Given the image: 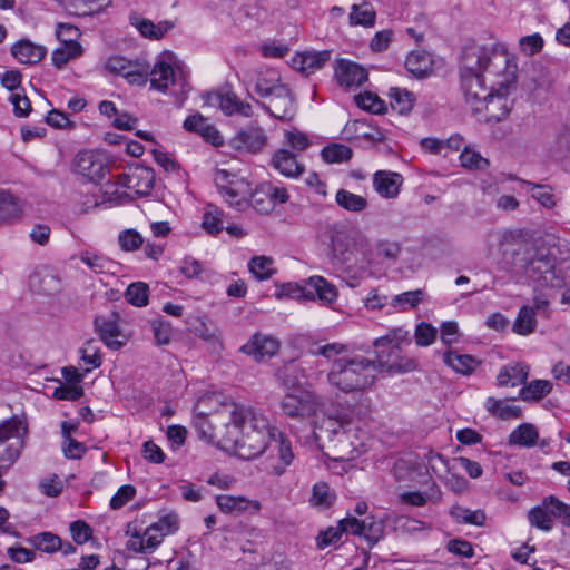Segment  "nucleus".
<instances>
[{
  "mask_svg": "<svg viewBox=\"0 0 570 570\" xmlns=\"http://www.w3.org/2000/svg\"><path fill=\"white\" fill-rule=\"evenodd\" d=\"M348 18L352 26L371 28L375 24L376 12L370 3L353 4Z\"/></svg>",
  "mask_w": 570,
  "mask_h": 570,
  "instance_id": "35",
  "label": "nucleus"
},
{
  "mask_svg": "<svg viewBox=\"0 0 570 570\" xmlns=\"http://www.w3.org/2000/svg\"><path fill=\"white\" fill-rule=\"evenodd\" d=\"M443 361L453 371L462 375H470L480 364V362L471 355L459 354L452 351H448L443 354Z\"/></svg>",
  "mask_w": 570,
  "mask_h": 570,
  "instance_id": "27",
  "label": "nucleus"
},
{
  "mask_svg": "<svg viewBox=\"0 0 570 570\" xmlns=\"http://www.w3.org/2000/svg\"><path fill=\"white\" fill-rule=\"evenodd\" d=\"M138 196H147L154 188L155 174L149 167H137L129 173V184Z\"/></svg>",
  "mask_w": 570,
  "mask_h": 570,
  "instance_id": "25",
  "label": "nucleus"
},
{
  "mask_svg": "<svg viewBox=\"0 0 570 570\" xmlns=\"http://www.w3.org/2000/svg\"><path fill=\"white\" fill-rule=\"evenodd\" d=\"M529 375V367L523 363L503 366L497 377L500 386L524 384Z\"/></svg>",
  "mask_w": 570,
  "mask_h": 570,
  "instance_id": "28",
  "label": "nucleus"
},
{
  "mask_svg": "<svg viewBox=\"0 0 570 570\" xmlns=\"http://www.w3.org/2000/svg\"><path fill=\"white\" fill-rule=\"evenodd\" d=\"M499 250L507 266L523 271L534 283L551 288L566 287V275L557 268L556 255L546 246L532 247L521 230H505L499 240Z\"/></svg>",
  "mask_w": 570,
  "mask_h": 570,
  "instance_id": "3",
  "label": "nucleus"
},
{
  "mask_svg": "<svg viewBox=\"0 0 570 570\" xmlns=\"http://www.w3.org/2000/svg\"><path fill=\"white\" fill-rule=\"evenodd\" d=\"M70 533L75 543L83 544L91 539L92 529L87 522L77 520L70 523Z\"/></svg>",
  "mask_w": 570,
  "mask_h": 570,
  "instance_id": "60",
  "label": "nucleus"
},
{
  "mask_svg": "<svg viewBox=\"0 0 570 570\" xmlns=\"http://www.w3.org/2000/svg\"><path fill=\"white\" fill-rule=\"evenodd\" d=\"M130 22L138 29L141 36L154 40L161 39L174 27V23L167 20L155 24L151 20L138 17H131Z\"/></svg>",
  "mask_w": 570,
  "mask_h": 570,
  "instance_id": "26",
  "label": "nucleus"
},
{
  "mask_svg": "<svg viewBox=\"0 0 570 570\" xmlns=\"http://www.w3.org/2000/svg\"><path fill=\"white\" fill-rule=\"evenodd\" d=\"M273 261L266 256H255L248 263L249 272L259 281L268 279L275 273Z\"/></svg>",
  "mask_w": 570,
  "mask_h": 570,
  "instance_id": "46",
  "label": "nucleus"
},
{
  "mask_svg": "<svg viewBox=\"0 0 570 570\" xmlns=\"http://www.w3.org/2000/svg\"><path fill=\"white\" fill-rule=\"evenodd\" d=\"M216 503L224 513H240L248 509H252L254 512L261 510V503L258 501H250L244 497L220 494L216 497Z\"/></svg>",
  "mask_w": 570,
  "mask_h": 570,
  "instance_id": "24",
  "label": "nucleus"
},
{
  "mask_svg": "<svg viewBox=\"0 0 570 570\" xmlns=\"http://www.w3.org/2000/svg\"><path fill=\"white\" fill-rule=\"evenodd\" d=\"M522 183L530 187L532 197L535 200H538L542 206L547 208H551L554 206V195L552 194V190L549 186L539 185L527 180H523Z\"/></svg>",
  "mask_w": 570,
  "mask_h": 570,
  "instance_id": "54",
  "label": "nucleus"
},
{
  "mask_svg": "<svg viewBox=\"0 0 570 570\" xmlns=\"http://www.w3.org/2000/svg\"><path fill=\"white\" fill-rule=\"evenodd\" d=\"M375 379L374 363L362 355L334 360L327 373L330 385L343 393L367 390L373 385Z\"/></svg>",
  "mask_w": 570,
  "mask_h": 570,
  "instance_id": "4",
  "label": "nucleus"
},
{
  "mask_svg": "<svg viewBox=\"0 0 570 570\" xmlns=\"http://www.w3.org/2000/svg\"><path fill=\"white\" fill-rule=\"evenodd\" d=\"M118 317L119 315L112 312L108 316H97L94 322L100 340L111 350H119L122 346V342L117 340L120 335Z\"/></svg>",
  "mask_w": 570,
  "mask_h": 570,
  "instance_id": "17",
  "label": "nucleus"
},
{
  "mask_svg": "<svg viewBox=\"0 0 570 570\" xmlns=\"http://www.w3.org/2000/svg\"><path fill=\"white\" fill-rule=\"evenodd\" d=\"M542 501L552 520L557 519L563 527H570V505L553 495L547 497Z\"/></svg>",
  "mask_w": 570,
  "mask_h": 570,
  "instance_id": "38",
  "label": "nucleus"
},
{
  "mask_svg": "<svg viewBox=\"0 0 570 570\" xmlns=\"http://www.w3.org/2000/svg\"><path fill=\"white\" fill-rule=\"evenodd\" d=\"M538 439L537 428L531 423H522L510 433L508 442L510 445L532 448L537 444Z\"/></svg>",
  "mask_w": 570,
  "mask_h": 570,
  "instance_id": "29",
  "label": "nucleus"
},
{
  "mask_svg": "<svg viewBox=\"0 0 570 570\" xmlns=\"http://www.w3.org/2000/svg\"><path fill=\"white\" fill-rule=\"evenodd\" d=\"M436 328L429 323L422 322L416 325L414 337L420 346H428L432 344L436 337Z\"/></svg>",
  "mask_w": 570,
  "mask_h": 570,
  "instance_id": "61",
  "label": "nucleus"
},
{
  "mask_svg": "<svg viewBox=\"0 0 570 570\" xmlns=\"http://www.w3.org/2000/svg\"><path fill=\"white\" fill-rule=\"evenodd\" d=\"M76 171L89 181L101 183L109 173L106 157L94 150L79 151L75 160Z\"/></svg>",
  "mask_w": 570,
  "mask_h": 570,
  "instance_id": "10",
  "label": "nucleus"
},
{
  "mask_svg": "<svg viewBox=\"0 0 570 570\" xmlns=\"http://www.w3.org/2000/svg\"><path fill=\"white\" fill-rule=\"evenodd\" d=\"M205 105L219 108L226 116L234 114L244 117H250L252 106L248 102L240 101L235 94H222L218 91L203 94Z\"/></svg>",
  "mask_w": 570,
  "mask_h": 570,
  "instance_id": "13",
  "label": "nucleus"
},
{
  "mask_svg": "<svg viewBox=\"0 0 570 570\" xmlns=\"http://www.w3.org/2000/svg\"><path fill=\"white\" fill-rule=\"evenodd\" d=\"M125 297L134 306L141 307L147 305L148 285L142 282L130 284L125 292Z\"/></svg>",
  "mask_w": 570,
  "mask_h": 570,
  "instance_id": "49",
  "label": "nucleus"
},
{
  "mask_svg": "<svg viewBox=\"0 0 570 570\" xmlns=\"http://www.w3.org/2000/svg\"><path fill=\"white\" fill-rule=\"evenodd\" d=\"M278 348L279 342L275 337L257 333L242 346L240 351L262 362L275 355Z\"/></svg>",
  "mask_w": 570,
  "mask_h": 570,
  "instance_id": "16",
  "label": "nucleus"
},
{
  "mask_svg": "<svg viewBox=\"0 0 570 570\" xmlns=\"http://www.w3.org/2000/svg\"><path fill=\"white\" fill-rule=\"evenodd\" d=\"M331 59V51H304L297 52L292 58L293 68L299 71L302 75L309 76L316 70L324 67V65Z\"/></svg>",
  "mask_w": 570,
  "mask_h": 570,
  "instance_id": "18",
  "label": "nucleus"
},
{
  "mask_svg": "<svg viewBox=\"0 0 570 570\" xmlns=\"http://www.w3.org/2000/svg\"><path fill=\"white\" fill-rule=\"evenodd\" d=\"M272 166L288 178H297L305 169L304 165L297 160L296 153L287 149H279L273 155Z\"/></svg>",
  "mask_w": 570,
  "mask_h": 570,
  "instance_id": "20",
  "label": "nucleus"
},
{
  "mask_svg": "<svg viewBox=\"0 0 570 570\" xmlns=\"http://www.w3.org/2000/svg\"><path fill=\"white\" fill-rule=\"evenodd\" d=\"M537 327V318L534 308L530 306H522L518 313V316L513 323L512 330L519 335H529L534 332Z\"/></svg>",
  "mask_w": 570,
  "mask_h": 570,
  "instance_id": "34",
  "label": "nucleus"
},
{
  "mask_svg": "<svg viewBox=\"0 0 570 570\" xmlns=\"http://www.w3.org/2000/svg\"><path fill=\"white\" fill-rule=\"evenodd\" d=\"M220 425L216 435L222 446L234 450L244 460H252L271 449L276 453L279 464H273L276 475H282L294 454L291 443L284 435L271 426L267 419L254 412L253 409L234 404L228 413L219 415Z\"/></svg>",
  "mask_w": 570,
  "mask_h": 570,
  "instance_id": "1",
  "label": "nucleus"
},
{
  "mask_svg": "<svg viewBox=\"0 0 570 570\" xmlns=\"http://www.w3.org/2000/svg\"><path fill=\"white\" fill-rule=\"evenodd\" d=\"M46 48L27 39H21L11 46V55L24 65H35L46 56Z\"/></svg>",
  "mask_w": 570,
  "mask_h": 570,
  "instance_id": "22",
  "label": "nucleus"
},
{
  "mask_svg": "<svg viewBox=\"0 0 570 570\" xmlns=\"http://www.w3.org/2000/svg\"><path fill=\"white\" fill-rule=\"evenodd\" d=\"M405 67L415 78H428L433 72V60L425 51H413L405 60Z\"/></svg>",
  "mask_w": 570,
  "mask_h": 570,
  "instance_id": "23",
  "label": "nucleus"
},
{
  "mask_svg": "<svg viewBox=\"0 0 570 570\" xmlns=\"http://www.w3.org/2000/svg\"><path fill=\"white\" fill-rule=\"evenodd\" d=\"M171 55L161 57L151 68L148 70L150 75L151 88L159 91H166L169 85H179L180 91L177 94V104L181 106L185 101L190 86L187 82V73L180 68L171 65Z\"/></svg>",
  "mask_w": 570,
  "mask_h": 570,
  "instance_id": "7",
  "label": "nucleus"
},
{
  "mask_svg": "<svg viewBox=\"0 0 570 570\" xmlns=\"http://www.w3.org/2000/svg\"><path fill=\"white\" fill-rule=\"evenodd\" d=\"M406 336L402 328L391 330L386 335L374 341L376 358L372 360L379 372H410L416 366L415 362L401 355L400 342Z\"/></svg>",
  "mask_w": 570,
  "mask_h": 570,
  "instance_id": "5",
  "label": "nucleus"
},
{
  "mask_svg": "<svg viewBox=\"0 0 570 570\" xmlns=\"http://www.w3.org/2000/svg\"><path fill=\"white\" fill-rule=\"evenodd\" d=\"M82 53V48L80 43H73L70 46H62L60 48H57L52 52V63L57 68H62L65 65L69 62V60L75 59Z\"/></svg>",
  "mask_w": 570,
  "mask_h": 570,
  "instance_id": "47",
  "label": "nucleus"
},
{
  "mask_svg": "<svg viewBox=\"0 0 570 570\" xmlns=\"http://www.w3.org/2000/svg\"><path fill=\"white\" fill-rule=\"evenodd\" d=\"M402 184V175L395 171L377 170L373 175L374 189L383 198H395Z\"/></svg>",
  "mask_w": 570,
  "mask_h": 570,
  "instance_id": "19",
  "label": "nucleus"
},
{
  "mask_svg": "<svg viewBox=\"0 0 570 570\" xmlns=\"http://www.w3.org/2000/svg\"><path fill=\"white\" fill-rule=\"evenodd\" d=\"M80 259L95 273L105 272V269L111 264L109 258L89 250L82 252L80 254Z\"/></svg>",
  "mask_w": 570,
  "mask_h": 570,
  "instance_id": "57",
  "label": "nucleus"
},
{
  "mask_svg": "<svg viewBox=\"0 0 570 570\" xmlns=\"http://www.w3.org/2000/svg\"><path fill=\"white\" fill-rule=\"evenodd\" d=\"M424 296L423 289L409 291L393 296L390 304L402 311L412 309L424 299Z\"/></svg>",
  "mask_w": 570,
  "mask_h": 570,
  "instance_id": "40",
  "label": "nucleus"
},
{
  "mask_svg": "<svg viewBox=\"0 0 570 570\" xmlns=\"http://www.w3.org/2000/svg\"><path fill=\"white\" fill-rule=\"evenodd\" d=\"M460 160L463 167L470 169H485L489 166V160L483 158L479 153L464 149L460 155Z\"/></svg>",
  "mask_w": 570,
  "mask_h": 570,
  "instance_id": "58",
  "label": "nucleus"
},
{
  "mask_svg": "<svg viewBox=\"0 0 570 570\" xmlns=\"http://www.w3.org/2000/svg\"><path fill=\"white\" fill-rule=\"evenodd\" d=\"M309 286L317 294L318 298L325 303H332L337 297L335 286L330 284L322 276H313L309 278Z\"/></svg>",
  "mask_w": 570,
  "mask_h": 570,
  "instance_id": "45",
  "label": "nucleus"
},
{
  "mask_svg": "<svg viewBox=\"0 0 570 570\" xmlns=\"http://www.w3.org/2000/svg\"><path fill=\"white\" fill-rule=\"evenodd\" d=\"M485 409L491 415L501 420L519 419L522 416V410L519 406L510 405L491 396L485 401Z\"/></svg>",
  "mask_w": 570,
  "mask_h": 570,
  "instance_id": "31",
  "label": "nucleus"
},
{
  "mask_svg": "<svg viewBox=\"0 0 570 570\" xmlns=\"http://www.w3.org/2000/svg\"><path fill=\"white\" fill-rule=\"evenodd\" d=\"M30 286L38 292L51 294L59 288V278L50 272H35L30 276Z\"/></svg>",
  "mask_w": 570,
  "mask_h": 570,
  "instance_id": "37",
  "label": "nucleus"
},
{
  "mask_svg": "<svg viewBox=\"0 0 570 570\" xmlns=\"http://www.w3.org/2000/svg\"><path fill=\"white\" fill-rule=\"evenodd\" d=\"M336 204L352 213H361L367 207V199L346 189H338L335 195Z\"/></svg>",
  "mask_w": 570,
  "mask_h": 570,
  "instance_id": "33",
  "label": "nucleus"
},
{
  "mask_svg": "<svg viewBox=\"0 0 570 570\" xmlns=\"http://www.w3.org/2000/svg\"><path fill=\"white\" fill-rule=\"evenodd\" d=\"M528 519L532 527L540 530L550 531L553 528V520L543 502L529 511Z\"/></svg>",
  "mask_w": 570,
  "mask_h": 570,
  "instance_id": "44",
  "label": "nucleus"
},
{
  "mask_svg": "<svg viewBox=\"0 0 570 570\" xmlns=\"http://www.w3.org/2000/svg\"><path fill=\"white\" fill-rule=\"evenodd\" d=\"M356 105L372 114H383L385 111V102L376 95L365 91L354 97Z\"/></svg>",
  "mask_w": 570,
  "mask_h": 570,
  "instance_id": "51",
  "label": "nucleus"
},
{
  "mask_svg": "<svg viewBox=\"0 0 570 570\" xmlns=\"http://www.w3.org/2000/svg\"><path fill=\"white\" fill-rule=\"evenodd\" d=\"M142 236L136 229H126L119 233L118 244L125 252H135L144 244Z\"/></svg>",
  "mask_w": 570,
  "mask_h": 570,
  "instance_id": "53",
  "label": "nucleus"
},
{
  "mask_svg": "<svg viewBox=\"0 0 570 570\" xmlns=\"http://www.w3.org/2000/svg\"><path fill=\"white\" fill-rule=\"evenodd\" d=\"M184 128L187 131L199 134L207 142H210L213 146L223 145V137L219 131L200 114L187 117L184 121Z\"/></svg>",
  "mask_w": 570,
  "mask_h": 570,
  "instance_id": "21",
  "label": "nucleus"
},
{
  "mask_svg": "<svg viewBox=\"0 0 570 570\" xmlns=\"http://www.w3.org/2000/svg\"><path fill=\"white\" fill-rule=\"evenodd\" d=\"M296 373V365L294 363H289L276 372V379L283 387L295 390L299 387V382Z\"/></svg>",
  "mask_w": 570,
  "mask_h": 570,
  "instance_id": "56",
  "label": "nucleus"
},
{
  "mask_svg": "<svg viewBox=\"0 0 570 570\" xmlns=\"http://www.w3.org/2000/svg\"><path fill=\"white\" fill-rule=\"evenodd\" d=\"M552 383L547 380H534L520 390V397L527 402H537L548 395Z\"/></svg>",
  "mask_w": 570,
  "mask_h": 570,
  "instance_id": "36",
  "label": "nucleus"
},
{
  "mask_svg": "<svg viewBox=\"0 0 570 570\" xmlns=\"http://www.w3.org/2000/svg\"><path fill=\"white\" fill-rule=\"evenodd\" d=\"M353 419V411H342L335 415H327L322 419L321 424L317 426L318 433L315 432L316 436L337 438L338 443H344L348 440Z\"/></svg>",
  "mask_w": 570,
  "mask_h": 570,
  "instance_id": "11",
  "label": "nucleus"
},
{
  "mask_svg": "<svg viewBox=\"0 0 570 570\" xmlns=\"http://www.w3.org/2000/svg\"><path fill=\"white\" fill-rule=\"evenodd\" d=\"M346 351L347 346L342 343H327L324 345H316L314 348H311L309 352L313 356H323L327 360H332Z\"/></svg>",
  "mask_w": 570,
  "mask_h": 570,
  "instance_id": "59",
  "label": "nucleus"
},
{
  "mask_svg": "<svg viewBox=\"0 0 570 570\" xmlns=\"http://www.w3.org/2000/svg\"><path fill=\"white\" fill-rule=\"evenodd\" d=\"M21 214V206L10 193L1 190L0 194V220L9 222L18 218Z\"/></svg>",
  "mask_w": 570,
  "mask_h": 570,
  "instance_id": "39",
  "label": "nucleus"
},
{
  "mask_svg": "<svg viewBox=\"0 0 570 570\" xmlns=\"http://www.w3.org/2000/svg\"><path fill=\"white\" fill-rule=\"evenodd\" d=\"M106 69L127 78L131 83H144L147 80L149 65L115 56L107 60Z\"/></svg>",
  "mask_w": 570,
  "mask_h": 570,
  "instance_id": "12",
  "label": "nucleus"
},
{
  "mask_svg": "<svg viewBox=\"0 0 570 570\" xmlns=\"http://www.w3.org/2000/svg\"><path fill=\"white\" fill-rule=\"evenodd\" d=\"M267 142L264 130L258 126H249L238 131L232 139L230 146L238 151L257 153Z\"/></svg>",
  "mask_w": 570,
  "mask_h": 570,
  "instance_id": "15",
  "label": "nucleus"
},
{
  "mask_svg": "<svg viewBox=\"0 0 570 570\" xmlns=\"http://www.w3.org/2000/svg\"><path fill=\"white\" fill-rule=\"evenodd\" d=\"M281 82V78L276 70L267 69L259 71L255 81V92L261 97L265 98L278 87H284Z\"/></svg>",
  "mask_w": 570,
  "mask_h": 570,
  "instance_id": "30",
  "label": "nucleus"
},
{
  "mask_svg": "<svg viewBox=\"0 0 570 570\" xmlns=\"http://www.w3.org/2000/svg\"><path fill=\"white\" fill-rule=\"evenodd\" d=\"M334 72L338 85L345 88L360 87L368 79L364 67L346 59L336 61Z\"/></svg>",
  "mask_w": 570,
  "mask_h": 570,
  "instance_id": "14",
  "label": "nucleus"
},
{
  "mask_svg": "<svg viewBox=\"0 0 570 570\" xmlns=\"http://www.w3.org/2000/svg\"><path fill=\"white\" fill-rule=\"evenodd\" d=\"M136 495L135 487L130 484L121 485L118 491L110 499V508L112 510H119L126 505Z\"/></svg>",
  "mask_w": 570,
  "mask_h": 570,
  "instance_id": "62",
  "label": "nucleus"
},
{
  "mask_svg": "<svg viewBox=\"0 0 570 570\" xmlns=\"http://www.w3.org/2000/svg\"><path fill=\"white\" fill-rule=\"evenodd\" d=\"M321 155L325 163H343L352 158L353 150L346 145L331 144L322 149Z\"/></svg>",
  "mask_w": 570,
  "mask_h": 570,
  "instance_id": "41",
  "label": "nucleus"
},
{
  "mask_svg": "<svg viewBox=\"0 0 570 570\" xmlns=\"http://www.w3.org/2000/svg\"><path fill=\"white\" fill-rule=\"evenodd\" d=\"M368 247V240L343 226H335L331 230V253L332 258L338 264L356 263L357 254L365 258V252Z\"/></svg>",
  "mask_w": 570,
  "mask_h": 570,
  "instance_id": "6",
  "label": "nucleus"
},
{
  "mask_svg": "<svg viewBox=\"0 0 570 570\" xmlns=\"http://www.w3.org/2000/svg\"><path fill=\"white\" fill-rule=\"evenodd\" d=\"M495 62L507 65L508 58L495 53L494 49L471 45L463 49L460 73L465 101L474 112H481L484 109L490 119L500 121L510 111L507 87L503 88L504 91L488 90L482 76L484 71L491 72L490 68Z\"/></svg>",
  "mask_w": 570,
  "mask_h": 570,
  "instance_id": "2",
  "label": "nucleus"
},
{
  "mask_svg": "<svg viewBox=\"0 0 570 570\" xmlns=\"http://www.w3.org/2000/svg\"><path fill=\"white\" fill-rule=\"evenodd\" d=\"M30 543L39 551L52 553L61 548V539L51 532H41L29 539Z\"/></svg>",
  "mask_w": 570,
  "mask_h": 570,
  "instance_id": "43",
  "label": "nucleus"
},
{
  "mask_svg": "<svg viewBox=\"0 0 570 570\" xmlns=\"http://www.w3.org/2000/svg\"><path fill=\"white\" fill-rule=\"evenodd\" d=\"M450 515L459 523H466L473 525H483L485 514L481 510L471 511L460 505H454L450 510Z\"/></svg>",
  "mask_w": 570,
  "mask_h": 570,
  "instance_id": "42",
  "label": "nucleus"
},
{
  "mask_svg": "<svg viewBox=\"0 0 570 570\" xmlns=\"http://www.w3.org/2000/svg\"><path fill=\"white\" fill-rule=\"evenodd\" d=\"M364 524L363 537L370 548H373L384 537V521L371 517L364 520Z\"/></svg>",
  "mask_w": 570,
  "mask_h": 570,
  "instance_id": "50",
  "label": "nucleus"
},
{
  "mask_svg": "<svg viewBox=\"0 0 570 570\" xmlns=\"http://www.w3.org/2000/svg\"><path fill=\"white\" fill-rule=\"evenodd\" d=\"M321 405V399L308 390L297 387L284 395L281 402L283 413L291 417L303 420L314 415Z\"/></svg>",
  "mask_w": 570,
  "mask_h": 570,
  "instance_id": "8",
  "label": "nucleus"
},
{
  "mask_svg": "<svg viewBox=\"0 0 570 570\" xmlns=\"http://www.w3.org/2000/svg\"><path fill=\"white\" fill-rule=\"evenodd\" d=\"M229 411H220L215 415V422L212 423L208 421L206 416H198L195 420V428L199 431L202 436L208 438L210 440H218V436L216 435L217 429L220 425L219 415L223 413H228Z\"/></svg>",
  "mask_w": 570,
  "mask_h": 570,
  "instance_id": "55",
  "label": "nucleus"
},
{
  "mask_svg": "<svg viewBox=\"0 0 570 570\" xmlns=\"http://www.w3.org/2000/svg\"><path fill=\"white\" fill-rule=\"evenodd\" d=\"M222 216L223 212L219 208L213 205H208L204 214L202 226L207 233L216 235L223 230Z\"/></svg>",
  "mask_w": 570,
  "mask_h": 570,
  "instance_id": "48",
  "label": "nucleus"
},
{
  "mask_svg": "<svg viewBox=\"0 0 570 570\" xmlns=\"http://www.w3.org/2000/svg\"><path fill=\"white\" fill-rule=\"evenodd\" d=\"M334 500L335 495L331 493L326 483L320 482L313 487L311 502L314 507L327 509L334 503Z\"/></svg>",
  "mask_w": 570,
  "mask_h": 570,
  "instance_id": "52",
  "label": "nucleus"
},
{
  "mask_svg": "<svg viewBox=\"0 0 570 570\" xmlns=\"http://www.w3.org/2000/svg\"><path fill=\"white\" fill-rule=\"evenodd\" d=\"M521 51L527 56H533L543 48V38L539 33L525 36L520 39Z\"/></svg>",
  "mask_w": 570,
  "mask_h": 570,
  "instance_id": "64",
  "label": "nucleus"
},
{
  "mask_svg": "<svg viewBox=\"0 0 570 570\" xmlns=\"http://www.w3.org/2000/svg\"><path fill=\"white\" fill-rule=\"evenodd\" d=\"M57 38L62 42L65 46H70L73 43H79L77 41L78 37L80 36L79 29L70 23H58L56 29Z\"/></svg>",
  "mask_w": 570,
  "mask_h": 570,
  "instance_id": "63",
  "label": "nucleus"
},
{
  "mask_svg": "<svg viewBox=\"0 0 570 570\" xmlns=\"http://www.w3.org/2000/svg\"><path fill=\"white\" fill-rule=\"evenodd\" d=\"M265 100L258 102L271 116L282 120L289 121L295 116V101L294 96L287 85L278 87L264 98Z\"/></svg>",
  "mask_w": 570,
  "mask_h": 570,
  "instance_id": "9",
  "label": "nucleus"
},
{
  "mask_svg": "<svg viewBox=\"0 0 570 570\" xmlns=\"http://www.w3.org/2000/svg\"><path fill=\"white\" fill-rule=\"evenodd\" d=\"M391 106L394 110H396L401 115L409 114L415 104V96L413 92L403 88H391L390 94Z\"/></svg>",
  "mask_w": 570,
  "mask_h": 570,
  "instance_id": "32",
  "label": "nucleus"
}]
</instances>
